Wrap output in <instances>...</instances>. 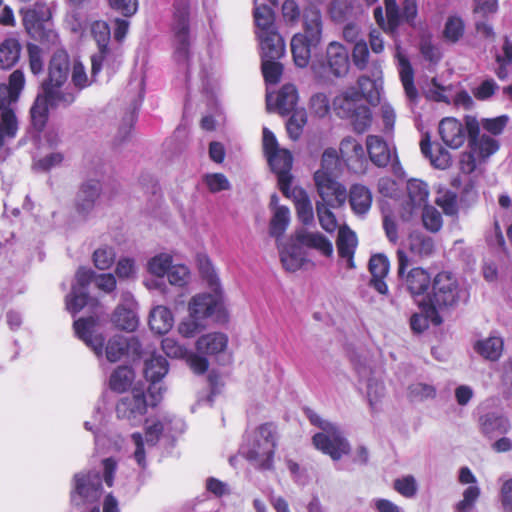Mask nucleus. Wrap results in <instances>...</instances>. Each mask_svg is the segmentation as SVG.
Segmentation results:
<instances>
[{"mask_svg":"<svg viewBox=\"0 0 512 512\" xmlns=\"http://www.w3.org/2000/svg\"><path fill=\"white\" fill-rule=\"evenodd\" d=\"M304 34H295L291 40V52L294 63L306 67L309 63L312 49L317 47L322 37V18L317 9H311L304 18Z\"/></svg>","mask_w":512,"mask_h":512,"instance_id":"obj_7","label":"nucleus"},{"mask_svg":"<svg viewBox=\"0 0 512 512\" xmlns=\"http://www.w3.org/2000/svg\"><path fill=\"white\" fill-rule=\"evenodd\" d=\"M459 482L469 484L462 493V499L454 505V512H470L474 509L480 495L481 489L477 479L468 467H462L459 471Z\"/></svg>","mask_w":512,"mask_h":512,"instance_id":"obj_22","label":"nucleus"},{"mask_svg":"<svg viewBox=\"0 0 512 512\" xmlns=\"http://www.w3.org/2000/svg\"><path fill=\"white\" fill-rule=\"evenodd\" d=\"M294 236L296 242L301 244L303 248L314 249L326 257H330L333 254L332 242L319 232L300 228L295 231Z\"/></svg>","mask_w":512,"mask_h":512,"instance_id":"obj_28","label":"nucleus"},{"mask_svg":"<svg viewBox=\"0 0 512 512\" xmlns=\"http://www.w3.org/2000/svg\"><path fill=\"white\" fill-rule=\"evenodd\" d=\"M473 153L479 158H488L499 149L497 140L490 136L482 135L470 143Z\"/></svg>","mask_w":512,"mask_h":512,"instance_id":"obj_53","label":"nucleus"},{"mask_svg":"<svg viewBox=\"0 0 512 512\" xmlns=\"http://www.w3.org/2000/svg\"><path fill=\"white\" fill-rule=\"evenodd\" d=\"M90 35L93 37L97 46L109 44L111 31L108 23L103 20H94L89 24Z\"/></svg>","mask_w":512,"mask_h":512,"instance_id":"obj_60","label":"nucleus"},{"mask_svg":"<svg viewBox=\"0 0 512 512\" xmlns=\"http://www.w3.org/2000/svg\"><path fill=\"white\" fill-rule=\"evenodd\" d=\"M101 185L97 180H88L80 187L76 197V211L86 218L93 212L100 196Z\"/></svg>","mask_w":512,"mask_h":512,"instance_id":"obj_25","label":"nucleus"},{"mask_svg":"<svg viewBox=\"0 0 512 512\" xmlns=\"http://www.w3.org/2000/svg\"><path fill=\"white\" fill-rule=\"evenodd\" d=\"M386 17H384L382 7H376L374 18L377 24L385 32L393 33L400 24L401 19L412 22L417 15L416 0H404L402 12L400 13L396 0H384Z\"/></svg>","mask_w":512,"mask_h":512,"instance_id":"obj_11","label":"nucleus"},{"mask_svg":"<svg viewBox=\"0 0 512 512\" xmlns=\"http://www.w3.org/2000/svg\"><path fill=\"white\" fill-rule=\"evenodd\" d=\"M398 276L405 290L418 302L428 294L433 278L430 272L422 267H414L406 271L409 258L405 251H397Z\"/></svg>","mask_w":512,"mask_h":512,"instance_id":"obj_10","label":"nucleus"},{"mask_svg":"<svg viewBox=\"0 0 512 512\" xmlns=\"http://www.w3.org/2000/svg\"><path fill=\"white\" fill-rule=\"evenodd\" d=\"M400 80L404 88L407 102L411 110L418 103L419 94L414 85V72L407 58L397 55Z\"/></svg>","mask_w":512,"mask_h":512,"instance_id":"obj_31","label":"nucleus"},{"mask_svg":"<svg viewBox=\"0 0 512 512\" xmlns=\"http://www.w3.org/2000/svg\"><path fill=\"white\" fill-rule=\"evenodd\" d=\"M282 71L283 67L279 62H277V59L262 58V72L267 83H278L281 78Z\"/></svg>","mask_w":512,"mask_h":512,"instance_id":"obj_63","label":"nucleus"},{"mask_svg":"<svg viewBox=\"0 0 512 512\" xmlns=\"http://www.w3.org/2000/svg\"><path fill=\"white\" fill-rule=\"evenodd\" d=\"M254 20L257 35L276 31L272 9L267 5H257V0H255Z\"/></svg>","mask_w":512,"mask_h":512,"instance_id":"obj_44","label":"nucleus"},{"mask_svg":"<svg viewBox=\"0 0 512 512\" xmlns=\"http://www.w3.org/2000/svg\"><path fill=\"white\" fill-rule=\"evenodd\" d=\"M419 309L420 313H414L410 318V326L414 332L421 333L426 330L429 326V323L432 322L435 325H439L442 322L439 313L435 310V316H433L424 305H422V299L418 302H415Z\"/></svg>","mask_w":512,"mask_h":512,"instance_id":"obj_45","label":"nucleus"},{"mask_svg":"<svg viewBox=\"0 0 512 512\" xmlns=\"http://www.w3.org/2000/svg\"><path fill=\"white\" fill-rule=\"evenodd\" d=\"M290 183H292V180ZM284 195L293 200L299 221L304 225L311 224L314 220V212L306 191L299 187H291V184H289V193Z\"/></svg>","mask_w":512,"mask_h":512,"instance_id":"obj_30","label":"nucleus"},{"mask_svg":"<svg viewBox=\"0 0 512 512\" xmlns=\"http://www.w3.org/2000/svg\"><path fill=\"white\" fill-rule=\"evenodd\" d=\"M166 275L171 285L181 288L187 286L191 280L190 270L183 264L172 265Z\"/></svg>","mask_w":512,"mask_h":512,"instance_id":"obj_59","label":"nucleus"},{"mask_svg":"<svg viewBox=\"0 0 512 512\" xmlns=\"http://www.w3.org/2000/svg\"><path fill=\"white\" fill-rule=\"evenodd\" d=\"M420 149L422 154L430 160V163L435 168L444 170L451 165V155L446 149L438 146L435 152L432 151L429 136L422 138L420 142Z\"/></svg>","mask_w":512,"mask_h":512,"instance_id":"obj_40","label":"nucleus"},{"mask_svg":"<svg viewBox=\"0 0 512 512\" xmlns=\"http://www.w3.org/2000/svg\"><path fill=\"white\" fill-rule=\"evenodd\" d=\"M174 324V317L170 309L165 306H156L150 313L149 326L158 334L167 333Z\"/></svg>","mask_w":512,"mask_h":512,"instance_id":"obj_42","label":"nucleus"},{"mask_svg":"<svg viewBox=\"0 0 512 512\" xmlns=\"http://www.w3.org/2000/svg\"><path fill=\"white\" fill-rule=\"evenodd\" d=\"M25 83L24 74L15 70L9 77V84H0V102L13 106L18 101Z\"/></svg>","mask_w":512,"mask_h":512,"instance_id":"obj_39","label":"nucleus"},{"mask_svg":"<svg viewBox=\"0 0 512 512\" xmlns=\"http://www.w3.org/2000/svg\"><path fill=\"white\" fill-rule=\"evenodd\" d=\"M94 304V300L88 296L87 291H78L77 286H72L71 293L66 297V308L75 315L84 307Z\"/></svg>","mask_w":512,"mask_h":512,"instance_id":"obj_52","label":"nucleus"},{"mask_svg":"<svg viewBox=\"0 0 512 512\" xmlns=\"http://www.w3.org/2000/svg\"><path fill=\"white\" fill-rule=\"evenodd\" d=\"M263 150L272 171L277 175L278 185L283 194L289 193V184L292 179L290 170L293 158L289 150L279 147L272 131L263 128Z\"/></svg>","mask_w":512,"mask_h":512,"instance_id":"obj_9","label":"nucleus"},{"mask_svg":"<svg viewBox=\"0 0 512 512\" xmlns=\"http://www.w3.org/2000/svg\"><path fill=\"white\" fill-rule=\"evenodd\" d=\"M137 303L130 292H124L121 295V302L115 309L112 322L114 325L128 332L136 330L138 326V317L136 314Z\"/></svg>","mask_w":512,"mask_h":512,"instance_id":"obj_20","label":"nucleus"},{"mask_svg":"<svg viewBox=\"0 0 512 512\" xmlns=\"http://www.w3.org/2000/svg\"><path fill=\"white\" fill-rule=\"evenodd\" d=\"M314 181L321 198L318 203H323L331 208H339L345 204L347 200L346 188L336 181L335 177H326L322 172H315Z\"/></svg>","mask_w":512,"mask_h":512,"instance_id":"obj_15","label":"nucleus"},{"mask_svg":"<svg viewBox=\"0 0 512 512\" xmlns=\"http://www.w3.org/2000/svg\"><path fill=\"white\" fill-rule=\"evenodd\" d=\"M172 266V256L168 253H160L152 257L147 264L148 271L157 276L164 277Z\"/></svg>","mask_w":512,"mask_h":512,"instance_id":"obj_55","label":"nucleus"},{"mask_svg":"<svg viewBox=\"0 0 512 512\" xmlns=\"http://www.w3.org/2000/svg\"><path fill=\"white\" fill-rule=\"evenodd\" d=\"M408 200L406 201L401 217L404 221H410L417 215L423 206L427 205L429 187L420 179H410L407 182Z\"/></svg>","mask_w":512,"mask_h":512,"instance_id":"obj_16","label":"nucleus"},{"mask_svg":"<svg viewBox=\"0 0 512 512\" xmlns=\"http://www.w3.org/2000/svg\"><path fill=\"white\" fill-rule=\"evenodd\" d=\"M357 247V236L347 226H342L338 231L337 249L339 256L347 261L348 268H354V253Z\"/></svg>","mask_w":512,"mask_h":512,"instance_id":"obj_36","label":"nucleus"},{"mask_svg":"<svg viewBox=\"0 0 512 512\" xmlns=\"http://www.w3.org/2000/svg\"><path fill=\"white\" fill-rule=\"evenodd\" d=\"M504 342L499 336H489L484 339L477 340L474 343V350L483 358L496 361L503 352Z\"/></svg>","mask_w":512,"mask_h":512,"instance_id":"obj_41","label":"nucleus"},{"mask_svg":"<svg viewBox=\"0 0 512 512\" xmlns=\"http://www.w3.org/2000/svg\"><path fill=\"white\" fill-rule=\"evenodd\" d=\"M367 398L370 405V408L373 412H377L382 403V399L385 396V386L383 381L372 374L367 379Z\"/></svg>","mask_w":512,"mask_h":512,"instance_id":"obj_48","label":"nucleus"},{"mask_svg":"<svg viewBox=\"0 0 512 512\" xmlns=\"http://www.w3.org/2000/svg\"><path fill=\"white\" fill-rule=\"evenodd\" d=\"M438 130L444 144L452 149L461 147L466 140V130L456 118L446 117L442 119Z\"/></svg>","mask_w":512,"mask_h":512,"instance_id":"obj_26","label":"nucleus"},{"mask_svg":"<svg viewBox=\"0 0 512 512\" xmlns=\"http://www.w3.org/2000/svg\"><path fill=\"white\" fill-rule=\"evenodd\" d=\"M328 205L316 203V212L320 226L328 233H333L339 229V225L334 213Z\"/></svg>","mask_w":512,"mask_h":512,"instance_id":"obj_54","label":"nucleus"},{"mask_svg":"<svg viewBox=\"0 0 512 512\" xmlns=\"http://www.w3.org/2000/svg\"><path fill=\"white\" fill-rule=\"evenodd\" d=\"M481 431L492 437L497 433H504L507 431L508 422L505 418L495 414H486L480 418Z\"/></svg>","mask_w":512,"mask_h":512,"instance_id":"obj_51","label":"nucleus"},{"mask_svg":"<svg viewBox=\"0 0 512 512\" xmlns=\"http://www.w3.org/2000/svg\"><path fill=\"white\" fill-rule=\"evenodd\" d=\"M122 50L119 46L111 47L108 44L98 47V52L91 57L92 79L102 70L114 73L121 64Z\"/></svg>","mask_w":512,"mask_h":512,"instance_id":"obj_23","label":"nucleus"},{"mask_svg":"<svg viewBox=\"0 0 512 512\" xmlns=\"http://www.w3.org/2000/svg\"><path fill=\"white\" fill-rule=\"evenodd\" d=\"M102 496L101 477L96 471L79 472L73 479L71 502L75 506L96 503Z\"/></svg>","mask_w":512,"mask_h":512,"instance_id":"obj_12","label":"nucleus"},{"mask_svg":"<svg viewBox=\"0 0 512 512\" xmlns=\"http://www.w3.org/2000/svg\"><path fill=\"white\" fill-rule=\"evenodd\" d=\"M349 118L352 119L354 130L358 133H363L372 123V113L370 109L363 104H361Z\"/></svg>","mask_w":512,"mask_h":512,"instance_id":"obj_62","label":"nucleus"},{"mask_svg":"<svg viewBox=\"0 0 512 512\" xmlns=\"http://www.w3.org/2000/svg\"><path fill=\"white\" fill-rule=\"evenodd\" d=\"M409 249L411 253L421 258L428 257L434 251V241L430 237L415 233L409 237Z\"/></svg>","mask_w":512,"mask_h":512,"instance_id":"obj_50","label":"nucleus"},{"mask_svg":"<svg viewBox=\"0 0 512 512\" xmlns=\"http://www.w3.org/2000/svg\"><path fill=\"white\" fill-rule=\"evenodd\" d=\"M289 223L290 210L286 206L275 207L269 225L270 235L279 239L285 233Z\"/></svg>","mask_w":512,"mask_h":512,"instance_id":"obj_47","label":"nucleus"},{"mask_svg":"<svg viewBox=\"0 0 512 512\" xmlns=\"http://www.w3.org/2000/svg\"><path fill=\"white\" fill-rule=\"evenodd\" d=\"M339 166L337 151L333 148L326 149L321 158V167L316 172H322L326 177H336Z\"/></svg>","mask_w":512,"mask_h":512,"instance_id":"obj_56","label":"nucleus"},{"mask_svg":"<svg viewBox=\"0 0 512 512\" xmlns=\"http://www.w3.org/2000/svg\"><path fill=\"white\" fill-rule=\"evenodd\" d=\"M326 65L336 77H342L349 70L348 50L339 42H330L326 49Z\"/></svg>","mask_w":512,"mask_h":512,"instance_id":"obj_27","label":"nucleus"},{"mask_svg":"<svg viewBox=\"0 0 512 512\" xmlns=\"http://www.w3.org/2000/svg\"><path fill=\"white\" fill-rule=\"evenodd\" d=\"M195 346L201 354L217 356L227 349L228 337L221 332L207 333L198 338Z\"/></svg>","mask_w":512,"mask_h":512,"instance_id":"obj_32","label":"nucleus"},{"mask_svg":"<svg viewBox=\"0 0 512 512\" xmlns=\"http://www.w3.org/2000/svg\"><path fill=\"white\" fill-rule=\"evenodd\" d=\"M276 108L282 115L294 112L297 110L296 104L298 101V93L294 85H284L276 96Z\"/></svg>","mask_w":512,"mask_h":512,"instance_id":"obj_43","label":"nucleus"},{"mask_svg":"<svg viewBox=\"0 0 512 512\" xmlns=\"http://www.w3.org/2000/svg\"><path fill=\"white\" fill-rule=\"evenodd\" d=\"M262 58L279 59L284 55L285 44L282 37L276 31L257 35Z\"/></svg>","mask_w":512,"mask_h":512,"instance_id":"obj_37","label":"nucleus"},{"mask_svg":"<svg viewBox=\"0 0 512 512\" xmlns=\"http://www.w3.org/2000/svg\"><path fill=\"white\" fill-rule=\"evenodd\" d=\"M307 122V115L304 109L295 110L286 123V129L289 137L297 140Z\"/></svg>","mask_w":512,"mask_h":512,"instance_id":"obj_58","label":"nucleus"},{"mask_svg":"<svg viewBox=\"0 0 512 512\" xmlns=\"http://www.w3.org/2000/svg\"><path fill=\"white\" fill-rule=\"evenodd\" d=\"M197 263L201 278L212 293L193 296L188 303V312L190 316L198 319L212 318L218 323H225L228 321V312L218 274L208 256L198 255Z\"/></svg>","mask_w":512,"mask_h":512,"instance_id":"obj_3","label":"nucleus"},{"mask_svg":"<svg viewBox=\"0 0 512 512\" xmlns=\"http://www.w3.org/2000/svg\"><path fill=\"white\" fill-rule=\"evenodd\" d=\"M342 160L355 173H363L367 166L363 145L353 137L344 138L339 147Z\"/></svg>","mask_w":512,"mask_h":512,"instance_id":"obj_21","label":"nucleus"},{"mask_svg":"<svg viewBox=\"0 0 512 512\" xmlns=\"http://www.w3.org/2000/svg\"><path fill=\"white\" fill-rule=\"evenodd\" d=\"M163 352L170 358L184 359L189 350L173 337H166L161 342Z\"/></svg>","mask_w":512,"mask_h":512,"instance_id":"obj_64","label":"nucleus"},{"mask_svg":"<svg viewBox=\"0 0 512 512\" xmlns=\"http://www.w3.org/2000/svg\"><path fill=\"white\" fill-rule=\"evenodd\" d=\"M423 226L430 232H438L443 225L441 213L433 206L425 205L421 209Z\"/></svg>","mask_w":512,"mask_h":512,"instance_id":"obj_57","label":"nucleus"},{"mask_svg":"<svg viewBox=\"0 0 512 512\" xmlns=\"http://www.w3.org/2000/svg\"><path fill=\"white\" fill-rule=\"evenodd\" d=\"M23 24L26 31L35 39H42L44 36L45 24L50 16L48 9L41 11L37 9H21Z\"/></svg>","mask_w":512,"mask_h":512,"instance_id":"obj_33","label":"nucleus"},{"mask_svg":"<svg viewBox=\"0 0 512 512\" xmlns=\"http://www.w3.org/2000/svg\"><path fill=\"white\" fill-rule=\"evenodd\" d=\"M185 430L181 418L168 413H160L146 419L144 434L134 432L130 435L127 451L137 465L144 469L147 459L158 444L172 445L177 436Z\"/></svg>","mask_w":512,"mask_h":512,"instance_id":"obj_1","label":"nucleus"},{"mask_svg":"<svg viewBox=\"0 0 512 512\" xmlns=\"http://www.w3.org/2000/svg\"><path fill=\"white\" fill-rule=\"evenodd\" d=\"M304 413L312 425L321 429L313 438L316 449L329 455L333 460H339L350 451V445L342 430L334 423L322 419L315 411L305 408Z\"/></svg>","mask_w":512,"mask_h":512,"instance_id":"obj_6","label":"nucleus"},{"mask_svg":"<svg viewBox=\"0 0 512 512\" xmlns=\"http://www.w3.org/2000/svg\"><path fill=\"white\" fill-rule=\"evenodd\" d=\"M366 148L371 162L378 167H385L391 160V150L388 144L377 135H369L366 139Z\"/></svg>","mask_w":512,"mask_h":512,"instance_id":"obj_35","label":"nucleus"},{"mask_svg":"<svg viewBox=\"0 0 512 512\" xmlns=\"http://www.w3.org/2000/svg\"><path fill=\"white\" fill-rule=\"evenodd\" d=\"M189 7V0H174L171 26L174 58L186 68L188 75L197 72L203 77L208 73L209 63H203L200 59L196 61L191 54Z\"/></svg>","mask_w":512,"mask_h":512,"instance_id":"obj_4","label":"nucleus"},{"mask_svg":"<svg viewBox=\"0 0 512 512\" xmlns=\"http://www.w3.org/2000/svg\"><path fill=\"white\" fill-rule=\"evenodd\" d=\"M69 74V57L66 51L57 50L54 52L50 65L48 80L43 84L46 97L38 96L30 109L32 125L35 129L41 130L47 120V106L70 105L76 98L74 90L62 86L66 83Z\"/></svg>","mask_w":512,"mask_h":512,"instance_id":"obj_2","label":"nucleus"},{"mask_svg":"<svg viewBox=\"0 0 512 512\" xmlns=\"http://www.w3.org/2000/svg\"><path fill=\"white\" fill-rule=\"evenodd\" d=\"M276 446V427L272 423H265L247 433L240 452L255 468L272 470Z\"/></svg>","mask_w":512,"mask_h":512,"instance_id":"obj_5","label":"nucleus"},{"mask_svg":"<svg viewBox=\"0 0 512 512\" xmlns=\"http://www.w3.org/2000/svg\"><path fill=\"white\" fill-rule=\"evenodd\" d=\"M75 334L100 358L103 356L104 338L98 332V324L94 317L79 318L74 321Z\"/></svg>","mask_w":512,"mask_h":512,"instance_id":"obj_19","label":"nucleus"},{"mask_svg":"<svg viewBox=\"0 0 512 512\" xmlns=\"http://www.w3.org/2000/svg\"><path fill=\"white\" fill-rule=\"evenodd\" d=\"M360 94L356 88H349L333 100V109L341 118H349L361 105Z\"/></svg>","mask_w":512,"mask_h":512,"instance_id":"obj_38","label":"nucleus"},{"mask_svg":"<svg viewBox=\"0 0 512 512\" xmlns=\"http://www.w3.org/2000/svg\"><path fill=\"white\" fill-rule=\"evenodd\" d=\"M148 406L153 407L147 402L144 392L135 388L131 395L124 396L117 402L116 416L130 426H138L142 423Z\"/></svg>","mask_w":512,"mask_h":512,"instance_id":"obj_13","label":"nucleus"},{"mask_svg":"<svg viewBox=\"0 0 512 512\" xmlns=\"http://www.w3.org/2000/svg\"><path fill=\"white\" fill-rule=\"evenodd\" d=\"M464 22L460 17L451 16L447 19L443 31L444 38L451 42H457L464 34Z\"/></svg>","mask_w":512,"mask_h":512,"instance_id":"obj_61","label":"nucleus"},{"mask_svg":"<svg viewBox=\"0 0 512 512\" xmlns=\"http://www.w3.org/2000/svg\"><path fill=\"white\" fill-rule=\"evenodd\" d=\"M134 380V372L127 366L118 367L110 376V388L117 392L126 391Z\"/></svg>","mask_w":512,"mask_h":512,"instance_id":"obj_49","label":"nucleus"},{"mask_svg":"<svg viewBox=\"0 0 512 512\" xmlns=\"http://www.w3.org/2000/svg\"><path fill=\"white\" fill-rule=\"evenodd\" d=\"M19 120L11 105L0 102V149L17 137Z\"/></svg>","mask_w":512,"mask_h":512,"instance_id":"obj_29","label":"nucleus"},{"mask_svg":"<svg viewBox=\"0 0 512 512\" xmlns=\"http://www.w3.org/2000/svg\"><path fill=\"white\" fill-rule=\"evenodd\" d=\"M141 344L134 337L115 335L111 337L105 347L106 358L110 362H117L123 358H134L140 355Z\"/></svg>","mask_w":512,"mask_h":512,"instance_id":"obj_18","label":"nucleus"},{"mask_svg":"<svg viewBox=\"0 0 512 512\" xmlns=\"http://www.w3.org/2000/svg\"><path fill=\"white\" fill-rule=\"evenodd\" d=\"M21 46L17 39L9 38L0 45V68L9 69L20 58Z\"/></svg>","mask_w":512,"mask_h":512,"instance_id":"obj_46","label":"nucleus"},{"mask_svg":"<svg viewBox=\"0 0 512 512\" xmlns=\"http://www.w3.org/2000/svg\"><path fill=\"white\" fill-rule=\"evenodd\" d=\"M369 74L359 77L357 91L360 94V100L365 98L372 103L379 100L380 92L383 88L382 63L379 60H373L369 65Z\"/></svg>","mask_w":512,"mask_h":512,"instance_id":"obj_17","label":"nucleus"},{"mask_svg":"<svg viewBox=\"0 0 512 512\" xmlns=\"http://www.w3.org/2000/svg\"><path fill=\"white\" fill-rule=\"evenodd\" d=\"M281 263L285 270L295 272L307 261V253L293 235L289 241L278 246Z\"/></svg>","mask_w":512,"mask_h":512,"instance_id":"obj_24","label":"nucleus"},{"mask_svg":"<svg viewBox=\"0 0 512 512\" xmlns=\"http://www.w3.org/2000/svg\"><path fill=\"white\" fill-rule=\"evenodd\" d=\"M349 203L352 211L358 215H366L372 205V193L369 188L361 184H354L350 187Z\"/></svg>","mask_w":512,"mask_h":512,"instance_id":"obj_34","label":"nucleus"},{"mask_svg":"<svg viewBox=\"0 0 512 512\" xmlns=\"http://www.w3.org/2000/svg\"><path fill=\"white\" fill-rule=\"evenodd\" d=\"M431 290L422 299V305L435 316L439 311L456 306L460 300V289L456 278L449 272H439L433 278Z\"/></svg>","mask_w":512,"mask_h":512,"instance_id":"obj_8","label":"nucleus"},{"mask_svg":"<svg viewBox=\"0 0 512 512\" xmlns=\"http://www.w3.org/2000/svg\"><path fill=\"white\" fill-rule=\"evenodd\" d=\"M168 370V362L161 355H153L145 361L144 376L151 383L148 395L152 406H156L162 399L165 389L160 381L168 373Z\"/></svg>","mask_w":512,"mask_h":512,"instance_id":"obj_14","label":"nucleus"}]
</instances>
